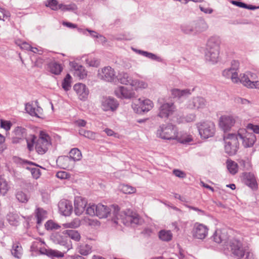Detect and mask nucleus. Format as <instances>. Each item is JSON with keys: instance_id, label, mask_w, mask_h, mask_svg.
<instances>
[{"instance_id": "63", "label": "nucleus", "mask_w": 259, "mask_h": 259, "mask_svg": "<svg viewBox=\"0 0 259 259\" xmlns=\"http://www.w3.org/2000/svg\"><path fill=\"white\" fill-rule=\"evenodd\" d=\"M85 137L91 140H95L96 138V133L91 131H87Z\"/></svg>"}, {"instance_id": "29", "label": "nucleus", "mask_w": 259, "mask_h": 259, "mask_svg": "<svg viewBox=\"0 0 259 259\" xmlns=\"http://www.w3.org/2000/svg\"><path fill=\"white\" fill-rule=\"evenodd\" d=\"M171 93L173 97L178 98L187 97L191 94L190 90L189 89L181 90L178 89H174L171 90Z\"/></svg>"}, {"instance_id": "9", "label": "nucleus", "mask_w": 259, "mask_h": 259, "mask_svg": "<svg viewBox=\"0 0 259 259\" xmlns=\"http://www.w3.org/2000/svg\"><path fill=\"white\" fill-rule=\"evenodd\" d=\"M48 231H53L52 233L51 238L55 243L60 244L62 245H65L67 241V230L63 231H58L57 230L58 228H46Z\"/></svg>"}, {"instance_id": "16", "label": "nucleus", "mask_w": 259, "mask_h": 259, "mask_svg": "<svg viewBox=\"0 0 259 259\" xmlns=\"http://www.w3.org/2000/svg\"><path fill=\"white\" fill-rule=\"evenodd\" d=\"M250 79L248 77H243L242 81L244 85L250 89H256L259 90V80L258 76L255 74L252 73L250 75Z\"/></svg>"}, {"instance_id": "4", "label": "nucleus", "mask_w": 259, "mask_h": 259, "mask_svg": "<svg viewBox=\"0 0 259 259\" xmlns=\"http://www.w3.org/2000/svg\"><path fill=\"white\" fill-rule=\"evenodd\" d=\"M177 127L171 123L160 125L156 132L157 137L164 140H175L178 138Z\"/></svg>"}, {"instance_id": "58", "label": "nucleus", "mask_w": 259, "mask_h": 259, "mask_svg": "<svg viewBox=\"0 0 259 259\" xmlns=\"http://www.w3.org/2000/svg\"><path fill=\"white\" fill-rule=\"evenodd\" d=\"M87 30L90 32L92 36L94 37L100 38L102 42H104L106 41L105 37L101 35H99L96 31H94L93 30H90L89 29H87Z\"/></svg>"}, {"instance_id": "42", "label": "nucleus", "mask_w": 259, "mask_h": 259, "mask_svg": "<svg viewBox=\"0 0 259 259\" xmlns=\"http://www.w3.org/2000/svg\"><path fill=\"white\" fill-rule=\"evenodd\" d=\"M71 77L70 75L69 74H67L63 80L62 87L66 91H69L71 88Z\"/></svg>"}, {"instance_id": "23", "label": "nucleus", "mask_w": 259, "mask_h": 259, "mask_svg": "<svg viewBox=\"0 0 259 259\" xmlns=\"http://www.w3.org/2000/svg\"><path fill=\"white\" fill-rule=\"evenodd\" d=\"M206 105L205 100L200 97H197L193 98L192 103L189 104V107L191 109H200L203 108Z\"/></svg>"}, {"instance_id": "57", "label": "nucleus", "mask_w": 259, "mask_h": 259, "mask_svg": "<svg viewBox=\"0 0 259 259\" xmlns=\"http://www.w3.org/2000/svg\"><path fill=\"white\" fill-rule=\"evenodd\" d=\"M56 177L61 180L66 179L69 178V174L66 171H60L57 172Z\"/></svg>"}, {"instance_id": "10", "label": "nucleus", "mask_w": 259, "mask_h": 259, "mask_svg": "<svg viewBox=\"0 0 259 259\" xmlns=\"http://www.w3.org/2000/svg\"><path fill=\"white\" fill-rule=\"evenodd\" d=\"M176 107L173 103H163L160 104L159 108L158 116L162 118H167L173 114Z\"/></svg>"}, {"instance_id": "38", "label": "nucleus", "mask_w": 259, "mask_h": 259, "mask_svg": "<svg viewBox=\"0 0 259 259\" xmlns=\"http://www.w3.org/2000/svg\"><path fill=\"white\" fill-rule=\"evenodd\" d=\"M74 68L75 70V74L80 79H83L87 76V71L82 66L77 65L76 67H74Z\"/></svg>"}, {"instance_id": "3", "label": "nucleus", "mask_w": 259, "mask_h": 259, "mask_svg": "<svg viewBox=\"0 0 259 259\" xmlns=\"http://www.w3.org/2000/svg\"><path fill=\"white\" fill-rule=\"evenodd\" d=\"M131 101L132 102V107L134 111L138 114L147 112L153 107V103L149 99L137 98L135 93L131 92Z\"/></svg>"}, {"instance_id": "40", "label": "nucleus", "mask_w": 259, "mask_h": 259, "mask_svg": "<svg viewBox=\"0 0 259 259\" xmlns=\"http://www.w3.org/2000/svg\"><path fill=\"white\" fill-rule=\"evenodd\" d=\"M50 68L51 72L56 75L59 74L62 70L61 65L57 62L51 63L50 64Z\"/></svg>"}, {"instance_id": "54", "label": "nucleus", "mask_w": 259, "mask_h": 259, "mask_svg": "<svg viewBox=\"0 0 259 259\" xmlns=\"http://www.w3.org/2000/svg\"><path fill=\"white\" fill-rule=\"evenodd\" d=\"M1 121V127L2 128H4L6 131H9L10 130L11 127L12 126V123L9 121L3 120L2 119L0 120Z\"/></svg>"}, {"instance_id": "25", "label": "nucleus", "mask_w": 259, "mask_h": 259, "mask_svg": "<svg viewBox=\"0 0 259 259\" xmlns=\"http://www.w3.org/2000/svg\"><path fill=\"white\" fill-rule=\"evenodd\" d=\"M193 24L195 34L205 31L208 28V25L203 19L198 20Z\"/></svg>"}, {"instance_id": "6", "label": "nucleus", "mask_w": 259, "mask_h": 259, "mask_svg": "<svg viewBox=\"0 0 259 259\" xmlns=\"http://www.w3.org/2000/svg\"><path fill=\"white\" fill-rule=\"evenodd\" d=\"M197 127L201 137L208 139L213 137L215 133V126L213 122L205 121L197 124Z\"/></svg>"}, {"instance_id": "5", "label": "nucleus", "mask_w": 259, "mask_h": 259, "mask_svg": "<svg viewBox=\"0 0 259 259\" xmlns=\"http://www.w3.org/2000/svg\"><path fill=\"white\" fill-rule=\"evenodd\" d=\"M225 151L229 155L236 154L239 147L238 138L236 134H224Z\"/></svg>"}, {"instance_id": "37", "label": "nucleus", "mask_w": 259, "mask_h": 259, "mask_svg": "<svg viewBox=\"0 0 259 259\" xmlns=\"http://www.w3.org/2000/svg\"><path fill=\"white\" fill-rule=\"evenodd\" d=\"M92 251V247L87 244H82L78 247V252L81 255H87Z\"/></svg>"}, {"instance_id": "13", "label": "nucleus", "mask_w": 259, "mask_h": 259, "mask_svg": "<svg viewBox=\"0 0 259 259\" xmlns=\"http://www.w3.org/2000/svg\"><path fill=\"white\" fill-rule=\"evenodd\" d=\"M235 122V119L231 116H222L219 120L220 127L225 133L229 131Z\"/></svg>"}, {"instance_id": "64", "label": "nucleus", "mask_w": 259, "mask_h": 259, "mask_svg": "<svg viewBox=\"0 0 259 259\" xmlns=\"http://www.w3.org/2000/svg\"><path fill=\"white\" fill-rule=\"evenodd\" d=\"M199 9L201 12H203L205 14H211L213 10L212 9L210 8H204L201 6H199Z\"/></svg>"}, {"instance_id": "28", "label": "nucleus", "mask_w": 259, "mask_h": 259, "mask_svg": "<svg viewBox=\"0 0 259 259\" xmlns=\"http://www.w3.org/2000/svg\"><path fill=\"white\" fill-rule=\"evenodd\" d=\"M115 95L121 99L130 98V90L127 87L120 86L115 91Z\"/></svg>"}, {"instance_id": "30", "label": "nucleus", "mask_w": 259, "mask_h": 259, "mask_svg": "<svg viewBox=\"0 0 259 259\" xmlns=\"http://www.w3.org/2000/svg\"><path fill=\"white\" fill-rule=\"evenodd\" d=\"M36 223L38 225L41 224L42 221L47 218V211L42 208L38 207L35 211Z\"/></svg>"}, {"instance_id": "55", "label": "nucleus", "mask_w": 259, "mask_h": 259, "mask_svg": "<svg viewBox=\"0 0 259 259\" xmlns=\"http://www.w3.org/2000/svg\"><path fill=\"white\" fill-rule=\"evenodd\" d=\"M17 215H14L13 214L10 213L7 215V220L9 221L10 225H17L16 223L17 222L16 219Z\"/></svg>"}, {"instance_id": "21", "label": "nucleus", "mask_w": 259, "mask_h": 259, "mask_svg": "<svg viewBox=\"0 0 259 259\" xmlns=\"http://www.w3.org/2000/svg\"><path fill=\"white\" fill-rule=\"evenodd\" d=\"M15 137L13 139V143H19L20 140L26 138V129L22 126H17L14 131Z\"/></svg>"}, {"instance_id": "39", "label": "nucleus", "mask_w": 259, "mask_h": 259, "mask_svg": "<svg viewBox=\"0 0 259 259\" xmlns=\"http://www.w3.org/2000/svg\"><path fill=\"white\" fill-rule=\"evenodd\" d=\"M227 167L229 172L232 175L236 174L238 171V165L237 163L232 160H227Z\"/></svg>"}, {"instance_id": "14", "label": "nucleus", "mask_w": 259, "mask_h": 259, "mask_svg": "<svg viewBox=\"0 0 259 259\" xmlns=\"http://www.w3.org/2000/svg\"><path fill=\"white\" fill-rule=\"evenodd\" d=\"M73 89L80 100L84 101L88 97L89 90L84 84L77 83L73 86Z\"/></svg>"}, {"instance_id": "43", "label": "nucleus", "mask_w": 259, "mask_h": 259, "mask_svg": "<svg viewBox=\"0 0 259 259\" xmlns=\"http://www.w3.org/2000/svg\"><path fill=\"white\" fill-rule=\"evenodd\" d=\"M66 233H67V238L69 237L76 241H79L80 239V234L77 231L73 230H67Z\"/></svg>"}, {"instance_id": "17", "label": "nucleus", "mask_w": 259, "mask_h": 259, "mask_svg": "<svg viewBox=\"0 0 259 259\" xmlns=\"http://www.w3.org/2000/svg\"><path fill=\"white\" fill-rule=\"evenodd\" d=\"M87 201L85 199L81 197H77L74 199V212L77 215L82 213L87 206Z\"/></svg>"}, {"instance_id": "36", "label": "nucleus", "mask_w": 259, "mask_h": 259, "mask_svg": "<svg viewBox=\"0 0 259 259\" xmlns=\"http://www.w3.org/2000/svg\"><path fill=\"white\" fill-rule=\"evenodd\" d=\"M11 253L16 258H20L21 257L22 254V248L19 243L13 244Z\"/></svg>"}, {"instance_id": "12", "label": "nucleus", "mask_w": 259, "mask_h": 259, "mask_svg": "<svg viewBox=\"0 0 259 259\" xmlns=\"http://www.w3.org/2000/svg\"><path fill=\"white\" fill-rule=\"evenodd\" d=\"M101 106L102 109L105 111L114 112L118 108L119 104L114 98L108 97L103 98Z\"/></svg>"}, {"instance_id": "47", "label": "nucleus", "mask_w": 259, "mask_h": 259, "mask_svg": "<svg viewBox=\"0 0 259 259\" xmlns=\"http://www.w3.org/2000/svg\"><path fill=\"white\" fill-rule=\"evenodd\" d=\"M51 257H62L64 256V253L61 251L53 250L51 249H48V255Z\"/></svg>"}, {"instance_id": "59", "label": "nucleus", "mask_w": 259, "mask_h": 259, "mask_svg": "<svg viewBox=\"0 0 259 259\" xmlns=\"http://www.w3.org/2000/svg\"><path fill=\"white\" fill-rule=\"evenodd\" d=\"M119 189L124 194H130V186L128 185L120 184Z\"/></svg>"}, {"instance_id": "1", "label": "nucleus", "mask_w": 259, "mask_h": 259, "mask_svg": "<svg viewBox=\"0 0 259 259\" xmlns=\"http://www.w3.org/2000/svg\"><path fill=\"white\" fill-rule=\"evenodd\" d=\"M111 208L107 206L103 205L101 203L96 204H90L87 207L86 213L91 216L97 215L99 218H106L110 214L111 209H113V217L111 221L114 224L121 226H127L128 225V221L130 219V215L127 212L123 211H121L119 214V207L116 204L111 205Z\"/></svg>"}, {"instance_id": "35", "label": "nucleus", "mask_w": 259, "mask_h": 259, "mask_svg": "<svg viewBox=\"0 0 259 259\" xmlns=\"http://www.w3.org/2000/svg\"><path fill=\"white\" fill-rule=\"evenodd\" d=\"M69 157L73 162L79 161L81 159L82 154L81 151L76 148L72 149L69 153Z\"/></svg>"}, {"instance_id": "48", "label": "nucleus", "mask_w": 259, "mask_h": 259, "mask_svg": "<svg viewBox=\"0 0 259 259\" xmlns=\"http://www.w3.org/2000/svg\"><path fill=\"white\" fill-rule=\"evenodd\" d=\"M182 31L187 34H195L193 24L182 27Z\"/></svg>"}, {"instance_id": "51", "label": "nucleus", "mask_w": 259, "mask_h": 259, "mask_svg": "<svg viewBox=\"0 0 259 259\" xmlns=\"http://www.w3.org/2000/svg\"><path fill=\"white\" fill-rule=\"evenodd\" d=\"M46 6L54 11L59 9L58 3L57 0H49L48 4Z\"/></svg>"}, {"instance_id": "53", "label": "nucleus", "mask_w": 259, "mask_h": 259, "mask_svg": "<svg viewBox=\"0 0 259 259\" xmlns=\"http://www.w3.org/2000/svg\"><path fill=\"white\" fill-rule=\"evenodd\" d=\"M87 63L90 66L92 67H98L99 65L100 61L96 58H89L85 60Z\"/></svg>"}, {"instance_id": "61", "label": "nucleus", "mask_w": 259, "mask_h": 259, "mask_svg": "<svg viewBox=\"0 0 259 259\" xmlns=\"http://www.w3.org/2000/svg\"><path fill=\"white\" fill-rule=\"evenodd\" d=\"M50 138L48 134L44 133L43 132H41L40 133L39 138L38 140H42L41 142H42V141L46 142H50Z\"/></svg>"}, {"instance_id": "24", "label": "nucleus", "mask_w": 259, "mask_h": 259, "mask_svg": "<svg viewBox=\"0 0 259 259\" xmlns=\"http://www.w3.org/2000/svg\"><path fill=\"white\" fill-rule=\"evenodd\" d=\"M219 54L220 51L205 50V57L207 61L214 64L219 61Z\"/></svg>"}, {"instance_id": "56", "label": "nucleus", "mask_w": 259, "mask_h": 259, "mask_svg": "<svg viewBox=\"0 0 259 259\" xmlns=\"http://www.w3.org/2000/svg\"><path fill=\"white\" fill-rule=\"evenodd\" d=\"M172 173L176 177L181 179L185 178L186 176V174L184 171L178 169H174Z\"/></svg>"}, {"instance_id": "33", "label": "nucleus", "mask_w": 259, "mask_h": 259, "mask_svg": "<svg viewBox=\"0 0 259 259\" xmlns=\"http://www.w3.org/2000/svg\"><path fill=\"white\" fill-rule=\"evenodd\" d=\"M41 110V108L40 107H38L36 110L35 108L29 103H27L25 105V110L28 114L32 116H35L37 118H41V117L39 115V112Z\"/></svg>"}, {"instance_id": "45", "label": "nucleus", "mask_w": 259, "mask_h": 259, "mask_svg": "<svg viewBox=\"0 0 259 259\" xmlns=\"http://www.w3.org/2000/svg\"><path fill=\"white\" fill-rule=\"evenodd\" d=\"M16 198L18 201L21 203H26L28 200L27 195L22 191H19L16 193Z\"/></svg>"}, {"instance_id": "52", "label": "nucleus", "mask_w": 259, "mask_h": 259, "mask_svg": "<svg viewBox=\"0 0 259 259\" xmlns=\"http://www.w3.org/2000/svg\"><path fill=\"white\" fill-rule=\"evenodd\" d=\"M28 169H29L31 171V175L33 178L35 179H37L39 178L41 175L40 170L38 168L36 167H32L29 168L27 167Z\"/></svg>"}, {"instance_id": "8", "label": "nucleus", "mask_w": 259, "mask_h": 259, "mask_svg": "<svg viewBox=\"0 0 259 259\" xmlns=\"http://www.w3.org/2000/svg\"><path fill=\"white\" fill-rule=\"evenodd\" d=\"M98 76L101 79L108 82H115L117 80L114 69L110 66L105 67L101 70H99Z\"/></svg>"}, {"instance_id": "7", "label": "nucleus", "mask_w": 259, "mask_h": 259, "mask_svg": "<svg viewBox=\"0 0 259 259\" xmlns=\"http://www.w3.org/2000/svg\"><path fill=\"white\" fill-rule=\"evenodd\" d=\"M238 139H241L242 144L245 148L252 147L256 141V137L253 133H249L245 130H240L237 134Z\"/></svg>"}, {"instance_id": "49", "label": "nucleus", "mask_w": 259, "mask_h": 259, "mask_svg": "<svg viewBox=\"0 0 259 259\" xmlns=\"http://www.w3.org/2000/svg\"><path fill=\"white\" fill-rule=\"evenodd\" d=\"M36 139V137L35 135H31L30 138H26L27 148L29 151H31L33 147V145Z\"/></svg>"}, {"instance_id": "15", "label": "nucleus", "mask_w": 259, "mask_h": 259, "mask_svg": "<svg viewBox=\"0 0 259 259\" xmlns=\"http://www.w3.org/2000/svg\"><path fill=\"white\" fill-rule=\"evenodd\" d=\"M214 241L218 243H226L228 239L227 228H219L215 231L213 236Z\"/></svg>"}, {"instance_id": "19", "label": "nucleus", "mask_w": 259, "mask_h": 259, "mask_svg": "<svg viewBox=\"0 0 259 259\" xmlns=\"http://www.w3.org/2000/svg\"><path fill=\"white\" fill-rule=\"evenodd\" d=\"M59 211L63 213L64 215H69L73 209L71 202L67 200H62L58 203Z\"/></svg>"}, {"instance_id": "41", "label": "nucleus", "mask_w": 259, "mask_h": 259, "mask_svg": "<svg viewBox=\"0 0 259 259\" xmlns=\"http://www.w3.org/2000/svg\"><path fill=\"white\" fill-rule=\"evenodd\" d=\"M9 187L7 181L3 178L0 177V193L3 195H5L9 190Z\"/></svg>"}, {"instance_id": "27", "label": "nucleus", "mask_w": 259, "mask_h": 259, "mask_svg": "<svg viewBox=\"0 0 259 259\" xmlns=\"http://www.w3.org/2000/svg\"><path fill=\"white\" fill-rule=\"evenodd\" d=\"M44 244V242L39 240L35 241L31 246V249L32 251H38L41 254L48 255V249L42 247Z\"/></svg>"}, {"instance_id": "26", "label": "nucleus", "mask_w": 259, "mask_h": 259, "mask_svg": "<svg viewBox=\"0 0 259 259\" xmlns=\"http://www.w3.org/2000/svg\"><path fill=\"white\" fill-rule=\"evenodd\" d=\"M42 140H37L36 145L35 149L37 152L39 154H45L48 150V147L50 146V142H46Z\"/></svg>"}, {"instance_id": "32", "label": "nucleus", "mask_w": 259, "mask_h": 259, "mask_svg": "<svg viewBox=\"0 0 259 259\" xmlns=\"http://www.w3.org/2000/svg\"><path fill=\"white\" fill-rule=\"evenodd\" d=\"M158 237L161 240L168 242L172 240V234L170 230L162 229L159 232Z\"/></svg>"}, {"instance_id": "11", "label": "nucleus", "mask_w": 259, "mask_h": 259, "mask_svg": "<svg viewBox=\"0 0 259 259\" xmlns=\"http://www.w3.org/2000/svg\"><path fill=\"white\" fill-rule=\"evenodd\" d=\"M229 245L232 253L238 258H241L244 255L245 251L240 240L233 239L230 240Z\"/></svg>"}, {"instance_id": "31", "label": "nucleus", "mask_w": 259, "mask_h": 259, "mask_svg": "<svg viewBox=\"0 0 259 259\" xmlns=\"http://www.w3.org/2000/svg\"><path fill=\"white\" fill-rule=\"evenodd\" d=\"M207 228H194L193 230V236L196 238L203 239L207 234Z\"/></svg>"}, {"instance_id": "50", "label": "nucleus", "mask_w": 259, "mask_h": 259, "mask_svg": "<svg viewBox=\"0 0 259 259\" xmlns=\"http://www.w3.org/2000/svg\"><path fill=\"white\" fill-rule=\"evenodd\" d=\"M141 220L138 214L133 212L131 213V224L141 225Z\"/></svg>"}, {"instance_id": "60", "label": "nucleus", "mask_w": 259, "mask_h": 259, "mask_svg": "<svg viewBox=\"0 0 259 259\" xmlns=\"http://www.w3.org/2000/svg\"><path fill=\"white\" fill-rule=\"evenodd\" d=\"M247 127L248 130L252 131L254 134V133L259 134V125L248 124Z\"/></svg>"}, {"instance_id": "46", "label": "nucleus", "mask_w": 259, "mask_h": 259, "mask_svg": "<svg viewBox=\"0 0 259 259\" xmlns=\"http://www.w3.org/2000/svg\"><path fill=\"white\" fill-rule=\"evenodd\" d=\"M59 9L63 11H74L77 9V6L75 4H70L69 5H59Z\"/></svg>"}, {"instance_id": "22", "label": "nucleus", "mask_w": 259, "mask_h": 259, "mask_svg": "<svg viewBox=\"0 0 259 259\" xmlns=\"http://www.w3.org/2000/svg\"><path fill=\"white\" fill-rule=\"evenodd\" d=\"M56 161L63 169H69L74 162L69 156H59Z\"/></svg>"}, {"instance_id": "20", "label": "nucleus", "mask_w": 259, "mask_h": 259, "mask_svg": "<svg viewBox=\"0 0 259 259\" xmlns=\"http://www.w3.org/2000/svg\"><path fill=\"white\" fill-rule=\"evenodd\" d=\"M221 42V39L219 37L216 36L211 37L207 40L205 50L220 51Z\"/></svg>"}, {"instance_id": "44", "label": "nucleus", "mask_w": 259, "mask_h": 259, "mask_svg": "<svg viewBox=\"0 0 259 259\" xmlns=\"http://www.w3.org/2000/svg\"><path fill=\"white\" fill-rule=\"evenodd\" d=\"M117 79L122 84L127 85L129 82V75L127 73H119Z\"/></svg>"}, {"instance_id": "62", "label": "nucleus", "mask_w": 259, "mask_h": 259, "mask_svg": "<svg viewBox=\"0 0 259 259\" xmlns=\"http://www.w3.org/2000/svg\"><path fill=\"white\" fill-rule=\"evenodd\" d=\"M44 227H61V226L60 225L55 223L53 220H50L48 221L46 223Z\"/></svg>"}, {"instance_id": "18", "label": "nucleus", "mask_w": 259, "mask_h": 259, "mask_svg": "<svg viewBox=\"0 0 259 259\" xmlns=\"http://www.w3.org/2000/svg\"><path fill=\"white\" fill-rule=\"evenodd\" d=\"M244 183L252 190H256L258 188V185L256 178L253 174L246 172L243 175Z\"/></svg>"}, {"instance_id": "2", "label": "nucleus", "mask_w": 259, "mask_h": 259, "mask_svg": "<svg viewBox=\"0 0 259 259\" xmlns=\"http://www.w3.org/2000/svg\"><path fill=\"white\" fill-rule=\"evenodd\" d=\"M239 62L236 60H233L231 62V67L223 71L222 75L227 79H230L233 83H237L240 82L244 85L242 79L245 76L248 77L249 80H250V75H252V73L248 72L246 74H240V76L239 77Z\"/></svg>"}, {"instance_id": "34", "label": "nucleus", "mask_w": 259, "mask_h": 259, "mask_svg": "<svg viewBox=\"0 0 259 259\" xmlns=\"http://www.w3.org/2000/svg\"><path fill=\"white\" fill-rule=\"evenodd\" d=\"M131 87H132V90L137 91L139 89H146L148 87V84L143 81L135 79L132 80L131 82Z\"/></svg>"}]
</instances>
